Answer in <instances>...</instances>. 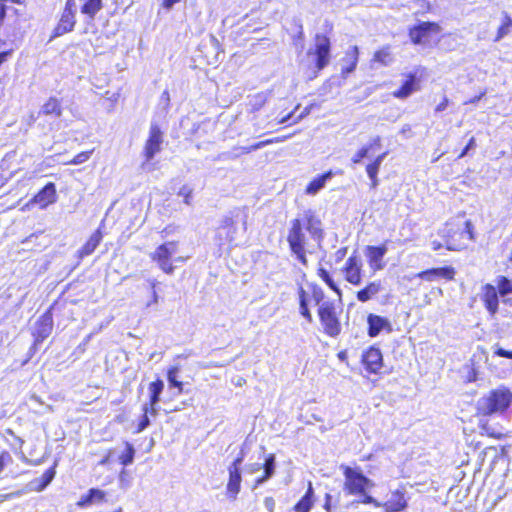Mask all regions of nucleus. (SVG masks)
Instances as JSON below:
<instances>
[{"label": "nucleus", "instance_id": "obj_32", "mask_svg": "<svg viewBox=\"0 0 512 512\" xmlns=\"http://www.w3.org/2000/svg\"><path fill=\"white\" fill-rule=\"evenodd\" d=\"M316 274L331 291H333L338 295L339 298H341L342 290L340 289L332 274L324 266H318L316 269Z\"/></svg>", "mask_w": 512, "mask_h": 512}, {"label": "nucleus", "instance_id": "obj_27", "mask_svg": "<svg viewBox=\"0 0 512 512\" xmlns=\"http://www.w3.org/2000/svg\"><path fill=\"white\" fill-rule=\"evenodd\" d=\"M103 239V233L101 229H96L90 237L86 240V242L82 245V247L77 251V258L83 259L89 255H91L96 248L100 245Z\"/></svg>", "mask_w": 512, "mask_h": 512}, {"label": "nucleus", "instance_id": "obj_50", "mask_svg": "<svg viewBox=\"0 0 512 512\" xmlns=\"http://www.w3.org/2000/svg\"><path fill=\"white\" fill-rule=\"evenodd\" d=\"M264 505L267 508L268 512H274L275 509V500L273 497L268 496L264 498Z\"/></svg>", "mask_w": 512, "mask_h": 512}, {"label": "nucleus", "instance_id": "obj_29", "mask_svg": "<svg viewBox=\"0 0 512 512\" xmlns=\"http://www.w3.org/2000/svg\"><path fill=\"white\" fill-rule=\"evenodd\" d=\"M386 156V152H383L376 156L370 163L366 165V173L370 179V188L375 189L378 184V172L381 166L382 161L384 160Z\"/></svg>", "mask_w": 512, "mask_h": 512}, {"label": "nucleus", "instance_id": "obj_33", "mask_svg": "<svg viewBox=\"0 0 512 512\" xmlns=\"http://www.w3.org/2000/svg\"><path fill=\"white\" fill-rule=\"evenodd\" d=\"M275 459L276 458L273 453H270L265 457V461L263 463V473L260 477L255 479V482H254L255 487L266 482L274 475L275 467H276Z\"/></svg>", "mask_w": 512, "mask_h": 512}, {"label": "nucleus", "instance_id": "obj_18", "mask_svg": "<svg viewBox=\"0 0 512 512\" xmlns=\"http://www.w3.org/2000/svg\"><path fill=\"white\" fill-rule=\"evenodd\" d=\"M163 141V133L158 125H151L148 138L143 149V156L146 162H150L160 152Z\"/></svg>", "mask_w": 512, "mask_h": 512}, {"label": "nucleus", "instance_id": "obj_55", "mask_svg": "<svg viewBox=\"0 0 512 512\" xmlns=\"http://www.w3.org/2000/svg\"><path fill=\"white\" fill-rule=\"evenodd\" d=\"M152 298H153V302L154 303H156L158 301V296H157V293L155 291H153Z\"/></svg>", "mask_w": 512, "mask_h": 512}, {"label": "nucleus", "instance_id": "obj_57", "mask_svg": "<svg viewBox=\"0 0 512 512\" xmlns=\"http://www.w3.org/2000/svg\"><path fill=\"white\" fill-rule=\"evenodd\" d=\"M290 115H291V113L288 114L286 117L282 118L279 122L284 123L290 117Z\"/></svg>", "mask_w": 512, "mask_h": 512}, {"label": "nucleus", "instance_id": "obj_10", "mask_svg": "<svg viewBox=\"0 0 512 512\" xmlns=\"http://www.w3.org/2000/svg\"><path fill=\"white\" fill-rule=\"evenodd\" d=\"M441 26L435 21H420L408 29V37L414 45H426L433 35L441 31Z\"/></svg>", "mask_w": 512, "mask_h": 512}, {"label": "nucleus", "instance_id": "obj_37", "mask_svg": "<svg viewBox=\"0 0 512 512\" xmlns=\"http://www.w3.org/2000/svg\"><path fill=\"white\" fill-rule=\"evenodd\" d=\"M179 372V367L174 365L168 368L166 372L167 380L170 388H176L178 394L183 393L184 384L182 381L177 379V374Z\"/></svg>", "mask_w": 512, "mask_h": 512}, {"label": "nucleus", "instance_id": "obj_36", "mask_svg": "<svg viewBox=\"0 0 512 512\" xmlns=\"http://www.w3.org/2000/svg\"><path fill=\"white\" fill-rule=\"evenodd\" d=\"M56 464L48 468L40 477L35 478L32 481V484L34 486V489L36 491H42L44 490L54 479L56 470H55Z\"/></svg>", "mask_w": 512, "mask_h": 512}, {"label": "nucleus", "instance_id": "obj_56", "mask_svg": "<svg viewBox=\"0 0 512 512\" xmlns=\"http://www.w3.org/2000/svg\"><path fill=\"white\" fill-rule=\"evenodd\" d=\"M426 12H429L431 10V5L429 2H426Z\"/></svg>", "mask_w": 512, "mask_h": 512}, {"label": "nucleus", "instance_id": "obj_46", "mask_svg": "<svg viewBox=\"0 0 512 512\" xmlns=\"http://www.w3.org/2000/svg\"><path fill=\"white\" fill-rule=\"evenodd\" d=\"M448 106H449V99L447 96H443L441 101L435 106L434 111L436 113H440V112L446 110Z\"/></svg>", "mask_w": 512, "mask_h": 512}, {"label": "nucleus", "instance_id": "obj_2", "mask_svg": "<svg viewBox=\"0 0 512 512\" xmlns=\"http://www.w3.org/2000/svg\"><path fill=\"white\" fill-rule=\"evenodd\" d=\"M512 406V389L506 385H499L489 390L478 399L475 407V416L479 419L478 427L482 435L495 440H502L508 436L500 425L492 426L487 420L492 415H505Z\"/></svg>", "mask_w": 512, "mask_h": 512}, {"label": "nucleus", "instance_id": "obj_5", "mask_svg": "<svg viewBox=\"0 0 512 512\" xmlns=\"http://www.w3.org/2000/svg\"><path fill=\"white\" fill-rule=\"evenodd\" d=\"M495 285L485 283L480 288L479 298L489 314L494 318L499 312L500 297L504 304L512 306V279L504 275L496 277Z\"/></svg>", "mask_w": 512, "mask_h": 512}, {"label": "nucleus", "instance_id": "obj_21", "mask_svg": "<svg viewBox=\"0 0 512 512\" xmlns=\"http://www.w3.org/2000/svg\"><path fill=\"white\" fill-rule=\"evenodd\" d=\"M456 275V270L452 266H443V267H435L429 268L423 271H420L417 274V277L425 280V281H434L438 278L444 279L446 281L454 280Z\"/></svg>", "mask_w": 512, "mask_h": 512}, {"label": "nucleus", "instance_id": "obj_60", "mask_svg": "<svg viewBox=\"0 0 512 512\" xmlns=\"http://www.w3.org/2000/svg\"><path fill=\"white\" fill-rule=\"evenodd\" d=\"M325 508H326V510H329V508H330L329 503H326V504H325Z\"/></svg>", "mask_w": 512, "mask_h": 512}, {"label": "nucleus", "instance_id": "obj_45", "mask_svg": "<svg viewBox=\"0 0 512 512\" xmlns=\"http://www.w3.org/2000/svg\"><path fill=\"white\" fill-rule=\"evenodd\" d=\"M356 496H362L361 503L363 504H373L375 507L381 508V502H378L375 498L365 492L364 494H357Z\"/></svg>", "mask_w": 512, "mask_h": 512}, {"label": "nucleus", "instance_id": "obj_62", "mask_svg": "<svg viewBox=\"0 0 512 512\" xmlns=\"http://www.w3.org/2000/svg\"><path fill=\"white\" fill-rule=\"evenodd\" d=\"M447 50H448V51H452V50H454V47H452V46H451V47H449Z\"/></svg>", "mask_w": 512, "mask_h": 512}, {"label": "nucleus", "instance_id": "obj_52", "mask_svg": "<svg viewBox=\"0 0 512 512\" xmlns=\"http://www.w3.org/2000/svg\"><path fill=\"white\" fill-rule=\"evenodd\" d=\"M181 0H163L162 6L165 9H170L174 4L179 3Z\"/></svg>", "mask_w": 512, "mask_h": 512}, {"label": "nucleus", "instance_id": "obj_13", "mask_svg": "<svg viewBox=\"0 0 512 512\" xmlns=\"http://www.w3.org/2000/svg\"><path fill=\"white\" fill-rule=\"evenodd\" d=\"M75 0H66L60 18L52 31V38H57L74 30L76 26Z\"/></svg>", "mask_w": 512, "mask_h": 512}, {"label": "nucleus", "instance_id": "obj_41", "mask_svg": "<svg viewBox=\"0 0 512 512\" xmlns=\"http://www.w3.org/2000/svg\"><path fill=\"white\" fill-rule=\"evenodd\" d=\"M142 415L137 422V426L135 428V433H140L144 431L150 424L149 415L152 416V410H150L148 407L142 406Z\"/></svg>", "mask_w": 512, "mask_h": 512}, {"label": "nucleus", "instance_id": "obj_63", "mask_svg": "<svg viewBox=\"0 0 512 512\" xmlns=\"http://www.w3.org/2000/svg\"><path fill=\"white\" fill-rule=\"evenodd\" d=\"M451 35H452L451 33H447V34L443 35V37L451 36Z\"/></svg>", "mask_w": 512, "mask_h": 512}, {"label": "nucleus", "instance_id": "obj_14", "mask_svg": "<svg viewBox=\"0 0 512 512\" xmlns=\"http://www.w3.org/2000/svg\"><path fill=\"white\" fill-rule=\"evenodd\" d=\"M388 241H384L378 245H367L364 248V255L371 271L378 272L385 268V255L388 252Z\"/></svg>", "mask_w": 512, "mask_h": 512}, {"label": "nucleus", "instance_id": "obj_25", "mask_svg": "<svg viewBox=\"0 0 512 512\" xmlns=\"http://www.w3.org/2000/svg\"><path fill=\"white\" fill-rule=\"evenodd\" d=\"M163 389L164 383L163 380L160 378L155 379L148 385L149 399L148 402L145 403L143 406L148 407L150 410H152V416H156L158 414L157 405L160 401V396L163 392Z\"/></svg>", "mask_w": 512, "mask_h": 512}, {"label": "nucleus", "instance_id": "obj_40", "mask_svg": "<svg viewBox=\"0 0 512 512\" xmlns=\"http://www.w3.org/2000/svg\"><path fill=\"white\" fill-rule=\"evenodd\" d=\"M391 59L390 48L389 46H385L374 52L372 60L381 65H387Z\"/></svg>", "mask_w": 512, "mask_h": 512}, {"label": "nucleus", "instance_id": "obj_20", "mask_svg": "<svg viewBox=\"0 0 512 512\" xmlns=\"http://www.w3.org/2000/svg\"><path fill=\"white\" fill-rule=\"evenodd\" d=\"M236 232V222L231 217H225L216 228L215 240L220 247L231 244L235 240Z\"/></svg>", "mask_w": 512, "mask_h": 512}, {"label": "nucleus", "instance_id": "obj_28", "mask_svg": "<svg viewBox=\"0 0 512 512\" xmlns=\"http://www.w3.org/2000/svg\"><path fill=\"white\" fill-rule=\"evenodd\" d=\"M314 489L311 482H308V487L305 494L294 504L292 507L293 512H310L314 506Z\"/></svg>", "mask_w": 512, "mask_h": 512}, {"label": "nucleus", "instance_id": "obj_11", "mask_svg": "<svg viewBox=\"0 0 512 512\" xmlns=\"http://www.w3.org/2000/svg\"><path fill=\"white\" fill-rule=\"evenodd\" d=\"M243 460H244V454L241 452L227 467L228 480L226 483V497L231 501H235L238 497V494L241 491V483H242L241 465H242Z\"/></svg>", "mask_w": 512, "mask_h": 512}, {"label": "nucleus", "instance_id": "obj_16", "mask_svg": "<svg viewBox=\"0 0 512 512\" xmlns=\"http://www.w3.org/2000/svg\"><path fill=\"white\" fill-rule=\"evenodd\" d=\"M53 309L52 304L36 321L35 331L33 332L34 343H42L50 336L53 330Z\"/></svg>", "mask_w": 512, "mask_h": 512}, {"label": "nucleus", "instance_id": "obj_17", "mask_svg": "<svg viewBox=\"0 0 512 512\" xmlns=\"http://www.w3.org/2000/svg\"><path fill=\"white\" fill-rule=\"evenodd\" d=\"M57 199L56 185L48 182L29 200L28 205H37L39 209H46L55 204Z\"/></svg>", "mask_w": 512, "mask_h": 512}, {"label": "nucleus", "instance_id": "obj_58", "mask_svg": "<svg viewBox=\"0 0 512 512\" xmlns=\"http://www.w3.org/2000/svg\"><path fill=\"white\" fill-rule=\"evenodd\" d=\"M111 512H123V509H122V507H118Z\"/></svg>", "mask_w": 512, "mask_h": 512}, {"label": "nucleus", "instance_id": "obj_34", "mask_svg": "<svg viewBox=\"0 0 512 512\" xmlns=\"http://www.w3.org/2000/svg\"><path fill=\"white\" fill-rule=\"evenodd\" d=\"M63 112L62 102L56 97H49L42 105L40 113L45 116L60 117Z\"/></svg>", "mask_w": 512, "mask_h": 512}, {"label": "nucleus", "instance_id": "obj_7", "mask_svg": "<svg viewBox=\"0 0 512 512\" xmlns=\"http://www.w3.org/2000/svg\"><path fill=\"white\" fill-rule=\"evenodd\" d=\"M340 469L344 476L343 489L346 494L353 496L364 494L374 487L373 481L366 477L359 467L341 465Z\"/></svg>", "mask_w": 512, "mask_h": 512}, {"label": "nucleus", "instance_id": "obj_26", "mask_svg": "<svg viewBox=\"0 0 512 512\" xmlns=\"http://www.w3.org/2000/svg\"><path fill=\"white\" fill-rule=\"evenodd\" d=\"M358 59H359L358 46L353 45L345 51V54L342 58L343 64L341 67V75L343 77L348 76L350 73H352L356 69L357 64H358Z\"/></svg>", "mask_w": 512, "mask_h": 512}, {"label": "nucleus", "instance_id": "obj_31", "mask_svg": "<svg viewBox=\"0 0 512 512\" xmlns=\"http://www.w3.org/2000/svg\"><path fill=\"white\" fill-rule=\"evenodd\" d=\"M333 176V172L331 170L326 171L323 174H320L313 178L305 187V194L307 195H315L317 194L326 184V181Z\"/></svg>", "mask_w": 512, "mask_h": 512}, {"label": "nucleus", "instance_id": "obj_39", "mask_svg": "<svg viewBox=\"0 0 512 512\" xmlns=\"http://www.w3.org/2000/svg\"><path fill=\"white\" fill-rule=\"evenodd\" d=\"M124 447H125V449L122 452V454L119 456L118 461L122 466L125 467V466H128L133 463L134 456H135V449H134L133 445L128 441L124 442Z\"/></svg>", "mask_w": 512, "mask_h": 512}, {"label": "nucleus", "instance_id": "obj_12", "mask_svg": "<svg viewBox=\"0 0 512 512\" xmlns=\"http://www.w3.org/2000/svg\"><path fill=\"white\" fill-rule=\"evenodd\" d=\"M344 280L352 286H359L364 278L363 262L361 257L353 252L341 267Z\"/></svg>", "mask_w": 512, "mask_h": 512}, {"label": "nucleus", "instance_id": "obj_24", "mask_svg": "<svg viewBox=\"0 0 512 512\" xmlns=\"http://www.w3.org/2000/svg\"><path fill=\"white\" fill-rule=\"evenodd\" d=\"M107 501V493L99 488H90L76 502L78 508H87L94 504H102Z\"/></svg>", "mask_w": 512, "mask_h": 512}, {"label": "nucleus", "instance_id": "obj_59", "mask_svg": "<svg viewBox=\"0 0 512 512\" xmlns=\"http://www.w3.org/2000/svg\"><path fill=\"white\" fill-rule=\"evenodd\" d=\"M108 461V456H106L102 461L101 463H106Z\"/></svg>", "mask_w": 512, "mask_h": 512}, {"label": "nucleus", "instance_id": "obj_19", "mask_svg": "<svg viewBox=\"0 0 512 512\" xmlns=\"http://www.w3.org/2000/svg\"><path fill=\"white\" fill-rule=\"evenodd\" d=\"M367 334L371 338L377 337L380 333H391L393 326L389 318L375 313H368L366 317Z\"/></svg>", "mask_w": 512, "mask_h": 512}, {"label": "nucleus", "instance_id": "obj_1", "mask_svg": "<svg viewBox=\"0 0 512 512\" xmlns=\"http://www.w3.org/2000/svg\"><path fill=\"white\" fill-rule=\"evenodd\" d=\"M304 288H297V302L299 315L307 322L313 321L310 303L317 306V316L322 327V332L328 337L336 338L341 334V308L333 301H325L324 289L317 282H308Z\"/></svg>", "mask_w": 512, "mask_h": 512}, {"label": "nucleus", "instance_id": "obj_23", "mask_svg": "<svg viewBox=\"0 0 512 512\" xmlns=\"http://www.w3.org/2000/svg\"><path fill=\"white\" fill-rule=\"evenodd\" d=\"M383 283L380 279L367 282L361 289L357 290L355 297L358 302L366 303L376 298L383 291Z\"/></svg>", "mask_w": 512, "mask_h": 512}, {"label": "nucleus", "instance_id": "obj_54", "mask_svg": "<svg viewBox=\"0 0 512 512\" xmlns=\"http://www.w3.org/2000/svg\"><path fill=\"white\" fill-rule=\"evenodd\" d=\"M347 252V247H341L337 252L338 259H341L343 256H345Z\"/></svg>", "mask_w": 512, "mask_h": 512}, {"label": "nucleus", "instance_id": "obj_53", "mask_svg": "<svg viewBox=\"0 0 512 512\" xmlns=\"http://www.w3.org/2000/svg\"><path fill=\"white\" fill-rule=\"evenodd\" d=\"M9 458V454L7 452H3L0 454V472L4 469L5 460Z\"/></svg>", "mask_w": 512, "mask_h": 512}, {"label": "nucleus", "instance_id": "obj_38", "mask_svg": "<svg viewBox=\"0 0 512 512\" xmlns=\"http://www.w3.org/2000/svg\"><path fill=\"white\" fill-rule=\"evenodd\" d=\"M512 30V17L508 15L507 13L503 14L502 22L497 28L496 35L494 38L495 42L500 41L502 38H504L506 35L510 33Z\"/></svg>", "mask_w": 512, "mask_h": 512}, {"label": "nucleus", "instance_id": "obj_3", "mask_svg": "<svg viewBox=\"0 0 512 512\" xmlns=\"http://www.w3.org/2000/svg\"><path fill=\"white\" fill-rule=\"evenodd\" d=\"M324 237L321 219L312 210H307L301 218L290 222L286 241L292 256L303 266L308 265V246L312 239L320 242Z\"/></svg>", "mask_w": 512, "mask_h": 512}, {"label": "nucleus", "instance_id": "obj_6", "mask_svg": "<svg viewBox=\"0 0 512 512\" xmlns=\"http://www.w3.org/2000/svg\"><path fill=\"white\" fill-rule=\"evenodd\" d=\"M178 245V241H167L158 245L150 254V259L157 264L164 274L172 275L174 273L176 266L173 263L183 264L188 260V256L174 257Z\"/></svg>", "mask_w": 512, "mask_h": 512}, {"label": "nucleus", "instance_id": "obj_9", "mask_svg": "<svg viewBox=\"0 0 512 512\" xmlns=\"http://www.w3.org/2000/svg\"><path fill=\"white\" fill-rule=\"evenodd\" d=\"M425 73L424 68H416L414 71L403 74V80L400 86L392 92V96L399 100H405L413 93L419 91L422 87V77Z\"/></svg>", "mask_w": 512, "mask_h": 512}, {"label": "nucleus", "instance_id": "obj_35", "mask_svg": "<svg viewBox=\"0 0 512 512\" xmlns=\"http://www.w3.org/2000/svg\"><path fill=\"white\" fill-rule=\"evenodd\" d=\"M103 0H82L80 6L81 14L87 16L89 19H94L95 16L102 10Z\"/></svg>", "mask_w": 512, "mask_h": 512}, {"label": "nucleus", "instance_id": "obj_8", "mask_svg": "<svg viewBox=\"0 0 512 512\" xmlns=\"http://www.w3.org/2000/svg\"><path fill=\"white\" fill-rule=\"evenodd\" d=\"M307 55L312 57L314 76H317L330 63V38L326 34H316L314 36V45L307 51Z\"/></svg>", "mask_w": 512, "mask_h": 512}, {"label": "nucleus", "instance_id": "obj_22", "mask_svg": "<svg viewBox=\"0 0 512 512\" xmlns=\"http://www.w3.org/2000/svg\"><path fill=\"white\" fill-rule=\"evenodd\" d=\"M406 492L404 489H396L391 492L388 500L381 503L384 512H402L407 507Z\"/></svg>", "mask_w": 512, "mask_h": 512}, {"label": "nucleus", "instance_id": "obj_47", "mask_svg": "<svg viewBox=\"0 0 512 512\" xmlns=\"http://www.w3.org/2000/svg\"><path fill=\"white\" fill-rule=\"evenodd\" d=\"M13 55V49L0 51V67L6 63Z\"/></svg>", "mask_w": 512, "mask_h": 512}, {"label": "nucleus", "instance_id": "obj_42", "mask_svg": "<svg viewBox=\"0 0 512 512\" xmlns=\"http://www.w3.org/2000/svg\"><path fill=\"white\" fill-rule=\"evenodd\" d=\"M94 149H90L87 151H82L76 154L71 160L66 162V165H79L86 161H88L93 154Z\"/></svg>", "mask_w": 512, "mask_h": 512}, {"label": "nucleus", "instance_id": "obj_61", "mask_svg": "<svg viewBox=\"0 0 512 512\" xmlns=\"http://www.w3.org/2000/svg\"><path fill=\"white\" fill-rule=\"evenodd\" d=\"M151 286H152V288L154 289V288H155V286H156V282H155V281H154V282H152V283H151Z\"/></svg>", "mask_w": 512, "mask_h": 512}, {"label": "nucleus", "instance_id": "obj_43", "mask_svg": "<svg viewBox=\"0 0 512 512\" xmlns=\"http://www.w3.org/2000/svg\"><path fill=\"white\" fill-rule=\"evenodd\" d=\"M178 195L183 197V202L186 204V205H190L191 204V198H192V195H193V189L187 185H183L179 191H178Z\"/></svg>", "mask_w": 512, "mask_h": 512}, {"label": "nucleus", "instance_id": "obj_48", "mask_svg": "<svg viewBox=\"0 0 512 512\" xmlns=\"http://www.w3.org/2000/svg\"><path fill=\"white\" fill-rule=\"evenodd\" d=\"M475 145H476L475 138H474V137H471V138L469 139L468 143L466 144V146H465V147L462 149V151L459 153L458 158H462V157H464V156L468 153V151H469L471 148L475 147Z\"/></svg>", "mask_w": 512, "mask_h": 512}, {"label": "nucleus", "instance_id": "obj_15", "mask_svg": "<svg viewBox=\"0 0 512 512\" xmlns=\"http://www.w3.org/2000/svg\"><path fill=\"white\" fill-rule=\"evenodd\" d=\"M361 363L369 374H378L384 366L383 355L380 348L371 345L361 355Z\"/></svg>", "mask_w": 512, "mask_h": 512}, {"label": "nucleus", "instance_id": "obj_44", "mask_svg": "<svg viewBox=\"0 0 512 512\" xmlns=\"http://www.w3.org/2000/svg\"><path fill=\"white\" fill-rule=\"evenodd\" d=\"M274 142H275L274 139H266V140H263V141H259V142L255 143V144H253V145H251L249 147L244 148V152L245 153H249V152H251L253 150L260 149V148H262V147H264L266 145L272 144Z\"/></svg>", "mask_w": 512, "mask_h": 512}, {"label": "nucleus", "instance_id": "obj_4", "mask_svg": "<svg viewBox=\"0 0 512 512\" xmlns=\"http://www.w3.org/2000/svg\"><path fill=\"white\" fill-rule=\"evenodd\" d=\"M435 235L438 238H433L434 235H431L430 240V247L435 252L442 249L452 252L462 251L475 240L474 225L470 219L465 218L464 213L447 220Z\"/></svg>", "mask_w": 512, "mask_h": 512}, {"label": "nucleus", "instance_id": "obj_30", "mask_svg": "<svg viewBox=\"0 0 512 512\" xmlns=\"http://www.w3.org/2000/svg\"><path fill=\"white\" fill-rule=\"evenodd\" d=\"M382 146L381 137L376 136L367 144L359 148L351 158L353 164L360 163L365 157L368 156L370 151L378 150Z\"/></svg>", "mask_w": 512, "mask_h": 512}, {"label": "nucleus", "instance_id": "obj_51", "mask_svg": "<svg viewBox=\"0 0 512 512\" xmlns=\"http://www.w3.org/2000/svg\"><path fill=\"white\" fill-rule=\"evenodd\" d=\"M337 357L341 362L348 364V353L347 350H341L337 353Z\"/></svg>", "mask_w": 512, "mask_h": 512}, {"label": "nucleus", "instance_id": "obj_49", "mask_svg": "<svg viewBox=\"0 0 512 512\" xmlns=\"http://www.w3.org/2000/svg\"><path fill=\"white\" fill-rule=\"evenodd\" d=\"M494 355L503 357V358L512 359V350L509 351V350H505V349L499 347L494 351Z\"/></svg>", "mask_w": 512, "mask_h": 512}]
</instances>
